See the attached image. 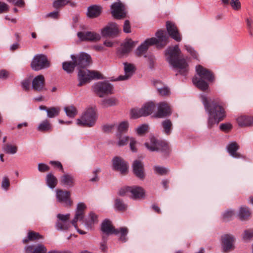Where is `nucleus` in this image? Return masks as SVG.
I'll return each instance as SVG.
<instances>
[{"label":"nucleus","instance_id":"603ef678","mask_svg":"<svg viewBox=\"0 0 253 253\" xmlns=\"http://www.w3.org/2000/svg\"><path fill=\"white\" fill-rule=\"evenodd\" d=\"M124 70L126 74L132 73L134 72V66L130 63H124Z\"/></svg>","mask_w":253,"mask_h":253},{"label":"nucleus","instance_id":"20e7f679","mask_svg":"<svg viewBox=\"0 0 253 253\" xmlns=\"http://www.w3.org/2000/svg\"><path fill=\"white\" fill-rule=\"evenodd\" d=\"M150 143L145 142L144 145L150 151L160 152L164 156H168L170 152V149L168 142L164 140H159L154 136L150 139Z\"/></svg>","mask_w":253,"mask_h":253},{"label":"nucleus","instance_id":"a211bd4d","mask_svg":"<svg viewBox=\"0 0 253 253\" xmlns=\"http://www.w3.org/2000/svg\"><path fill=\"white\" fill-rule=\"evenodd\" d=\"M171 111L169 104L165 102H161L158 104V110L155 115V117L162 118L169 116Z\"/></svg>","mask_w":253,"mask_h":253},{"label":"nucleus","instance_id":"338daca9","mask_svg":"<svg viewBox=\"0 0 253 253\" xmlns=\"http://www.w3.org/2000/svg\"><path fill=\"white\" fill-rule=\"evenodd\" d=\"M9 186L10 182L9 179L7 177H3L1 183V187L5 190H7Z\"/></svg>","mask_w":253,"mask_h":253},{"label":"nucleus","instance_id":"de8ad7c7","mask_svg":"<svg viewBox=\"0 0 253 253\" xmlns=\"http://www.w3.org/2000/svg\"><path fill=\"white\" fill-rule=\"evenodd\" d=\"M64 110L66 115L70 118H74L77 113L76 108L73 106L65 107Z\"/></svg>","mask_w":253,"mask_h":253},{"label":"nucleus","instance_id":"052dcab7","mask_svg":"<svg viewBox=\"0 0 253 253\" xmlns=\"http://www.w3.org/2000/svg\"><path fill=\"white\" fill-rule=\"evenodd\" d=\"M38 170L41 172H45L50 169L49 167L44 163H39L38 167Z\"/></svg>","mask_w":253,"mask_h":253},{"label":"nucleus","instance_id":"f3484780","mask_svg":"<svg viewBox=\"0 0 253 253\" xmlns=\"http://www.w3.org/2000/svg\"><path fill=\"white\" fill-rule=\"evenodd\" d=\"M71 193L69 191L62 189L56 190V198L60 203H64L66 206L71 207L72 201L70 199Z\"/></svg>","mask_w":253,"mask_h":253},{"label":"nucleus","instance_id":"0eeeda50","mask_svg":"<svg viewBox=\"0 0 253 253\" xmlns=\"http://www.w3.org/2000/svg\"><path fill=\"white\" fill-rule=\"evenodd\" d=\"M50 63L47 56L43 54L36 55L31 63V68L36 71H38L50 67Z\"/></svg>","mask_w":253,"mask_h":253},{"label":"nucleus","instance_id":"37998d69","mask_svg":"<svg viewBox=\"0 0 253 253\" xmlns=\"http://www.w3.org/2000/svg\"><path fill=\"white\" fill-rule=\"evenodd\" d=\"M128 128V123L127 121H123L119 124L118 127V132L117 133V137H120L122 135V133L123 132H126Z\"/></svg>","mask_w":253,"mask_h":253},{"label":"nucleus","instance_id":"f257e3e1","mask_svg":"<svg viewBox=\"0 0 253 253\" xmlns=\"http://www.w3.org/2000/svg\"><path fill=\"white\" fill-rule=\"evenodd\" d=\"M201 97L205 111L209 115L207 127L211 129L225 118V104L218 99H209L205 95H201Z\"/></svg>","mask_w":253,"mask_h":253},{"label":"nucleus","instance_id":"774afa93","mask_svg":"<svg viewBox=\"0 0 253 253\" xmlns=\"http://www.w3.org/2000/svg\"><path fill=\"white\" fill-rule=\"evenodd\" d=\"M123 31L126 33H130L131 32V27L128 20H125L123 27Z\"/></svg>","mask_w":253,"mask_h":253},{"label":"nucleus","instance_id":"39448f33","mask_svg":"<svg viewBox=\"0 0 253 253\" xmlns=\"http://www.w3.org/2000/svg\"><path fill=\"white\" fill-rule=\"evenodd\" d=\"M97 119L96 108L89 107L86 108L81 118L77 120V124L82 126L92 127L94 126Z\"/></svg>","mask_w":253,"mask_h":253},{"label":"nucleus","instance_id":"69168bd1","mask_svg":"<svg viewBox=\"0 0 253 253\" xmlns=\"http://www.w3.org/2000/svg\"><path fill=\"white\" fill-rule=\"evenodd\" d=\"M130 189L131 186H126L121 188L119 191L118 195L121 196H124L126 193H130Z\"/></svg>","mask_w":253,"mask_h":253},{"label":"nucleus","instance_id":"5701e85b","mask_svg":"<svg viewBox=\"0 0 253 253\" xmlns=\"http://www.w3.org/2000/svg\"><path fill=\"white\" fill-rule=\"evenodd\" d=\"M60 184L65 187L70 188L75 185V178L71 174L66 173L60 177Z\"/></svg>","mask_w":253,"mask_h":253},{"label":"nucleus","instance_id":"ea45409f","mask_svg":"<svg viewBox=\"0 0 253 253\" xmlns=\"http://www.w3.org/2000/svg\"><path fill=\"white\" fill-rule=\"evenodd\" d=\"M154 85L157 88L158 93L162 96H166L170 94V90L167 86L159 87L158 84H162V82L157 81L154 82Z\"/></svg>","mask_w":253,"mask_h":253},{"label":"nucleus","instance_id":"6e6552de","mask_svg":"<svg viewBox=\"0 0 253 253\" xmlns=\"http://www.w3.org/2000/svg\"><path fill=\"white\" fill-rule=\"evenodd\" d=\"M71 58L76 62L78 70L84 69L91 63V56L87 53L82 52L78 55L72 54Z\"/></svg>","mask_w":253,"mask_h":253},{"label":"nucleus","instance_id":"f704fd0d","mask_svg":"<svg viewBox=\"0 0 253 253\" xmlns=\"http://www.w3.org/2000/svg\"><path fill=\"white\" fill-rule=\"evenodd\" d=\"M45 181L47 185L51 189L54 188L58 183L57 178L52 173L46 175Z\"/></svg>","mask_w":253,"mask_h":253},{"label":"nucleus","instance_id":"864d4df0","mask_svg":"<svg viewBox=\"0 0 253 253\" xmlns=\"http://www.w3.org/2000/svg\"><path fill=\"white\" fill-rule=\"evenodd\" d=\"M80 220V218L77 217V216H75L74 219L72 220L71 222V224H72L74 227L76 228V229L77 230L78 232L81 234V235H84L86 233L85 232L80 229L77 226V222L78 220Z\"/></svg>","mask_w":253,"mask_h":253},{"label":"nucleus","instance_id":"4d7b16f0","mask_svg":"<svg viewBox=\"0 0 253 253\" xmlns=\"http://www.w3.org/2000/svg\"><path fill=\"white\" fill-rule=\"evenodd\" d=\"M154 170L157 173L161 175H165L168 172V169L166 168L160 166H155Z\"/></svg>","mask_w":253,"mask_h":253},{"label":"nucleus","instance_id":"e433bc0d","mask_svg":"<svg viewBox=\"0 0 253 253\" xmlns=\"http://www.w3.org/2000/svg\"><path fill=\"white\" fill-rule=\"evenodd\" d=\"M251 215V212L248 207L242 206L240 207L238 213V216L240 220H247Z\"/></svg>","mask_w":253,"mask_h":253},{"label":"nucleus","instance_id":"4be33fe9","mask_svg":"<svg viewBox=\"0 0 253 253\" xmlns=\"http://www.w3.org/2000/svg\"><path fill=\"white\" fill-rule=\"evenodd\" d=\"M101 229L104 234L107 235L112 234L117 235L119 234V232L116 230V229L112 225L111 221L108 219H105L102 222Z\"/></svg>","mask_w":253,"mask_h":253},{"label":"nucleus","instance_id":"2f4dec72","mask_svg":"<svg viewBox=\"0 0 253 253\" xmlns=\"http://www.w3.org/2000/svg\"><path fill=\"white\" fill-rule=\"evenodd\" d=\"M114 208L116 211L125 212L127 209V205L120 198H116L114 200Z\"/></svg>","mask_w":253,"mask_h":253},{"label":"nucleus","instance_id":"cd10ccee","mask_svg":"<svg viewBox=\"0 0 253 253\" xmlns=\"http://www.w3.org/2000/svg\"><path fill=\"white\" fill-rule=\"evenodd\" d=\"M135 46V42L131 39H128L122 45V47L119 50V52L122 55L129 53Z\"/></svg>","mask_w":253,"mask_h":253},{"label":"nucleus","instance_id":"3c124183","mask_svg":"<svg viewBox=\"0 0 253 253\" xmlns=\"http://www.w3.org/2000/svg\"><path fill=\"white\" fill-rule=\"evenodd\" d=\"M247 23V28L250 33V35L253 36V21L251 17H247L246 19Z\"/></svg>","mask_w":253,"mask_h":253},{"label":"nucleus","instance_id":"6e6d98bb","mask_svg":"<svg viewBox=\"0 0 253 253\" xmlns=\"http://www.w3.org/2000/svg\"><path fill=\"white\" fill-rule=\"evenodd\" d=\"M46 248L42 244L38 245L34 249L32 253H46Z\"/></svg>","mask_w":253,"mask_h":253},{"label":"nucleus","instance_id":"c85d7f7f","mask_svg":"<svg viewBox=\"0 0 253 253\" xmlns=\"http://www.w3.org/2000/svg\"><path fill=\"white\" fill-rule=\"evenodd\" d=\"M42 239H43V236L42 235L38 232L30 230L27 233V236L23 239L22 242L24 244H27L29 241H35Z\"/></svg>","mask_w":253,"mask_h":253},{"label":"nucleus","instance_id":"4c0bfd02","mask_svg":"<svg viewBox=\"0 0 253 253\" xmlns=\"http://www.w3.org/2000/svg\"><path fill=\"white\" fill-rule=\"evenodd\" d=\"M38 129L42 132H50L52 130V126L49 121L46 119L40 124Z\"/></svg>","mask_w":253,"mask_h":253},{"label":"nucleus","instance_id":"c03bdc74","mask_svg":"<svg viewBox=\"0 0 253 253\" xmlns=\"http://www.w3.org/2000/svg\"><path fill=\"white\" fill-rule=\"evenodd\" d=\"M2 149L3 151L6 154H14L17 151V146L9 144H4L2 147Z\"/></svg>","mask_w":253,"mask_h":253},{"label":"nucleus","instance_id":"72a5a7b5","mask_svg":"<svg viewBox=\"0 0 253 253\" xmlns=\"http://www.w3.org/2000/svg\"><path fill=\"white\" fill-rule=\"evenodd\" d=\"M156 108L155 104L152 102L146 103L141 108L144 116H147L151 114Z\"/></svg>","mask_w":253,"mask_h":253},{"label":"nucleus","instance_id":"7ed1b4c3","mask_svg":"<svg viewBox=\"0 0 253 253\" xmlns=\"http://www.w3.org/2000/svg\"><path fill=\"white\" fill-rule=\"evenodd\" d=\"M155 36L157 38H151L147 39L136 49L135 53L138 56H141L145 53L149 47L156 45L157 48H164L168 42L169 36L162 30H158Z\"/></svg>","mask_w":253,"mask_h":253},{"label":"nucleus","instance_id":"473e14b6","mask_svg":"<svg viewBox=\"0 0 253 253\" xmlns=\"http://www.w3.org/2000/svg\"><path fill=\"white\" fill-rule=\"evenodd\" d=\"M102 12V7L99 5H92L87 8L86 16H100Z\"/></svg>","mask_w":253,"mask_h":253},{"label":"nucleus","instance_id":"c756f323","mask_svg":"<svg viewBox=\"0 0 253 253\" xmlns=\"http://www.w3.org/2000/svg\"><path fill=\"white\" fill-rule=\"evenodd\" d=\"M161 126L164 133L168 136L170 135L173 129V125L170 120L166 119L163 121L161 123Z\"/></svg>","mask_w":253,"mask_h":253},{"label":"nucleus","instance_id":"6ab92c4d","mask_svg":"<svg viewBox=\"0 0 253 253\" xmlns=\"http://www.w3.org/2000/svg\"><path fill=\"white\" fill-rule=\"evenodd\" d=\"M221 240L222 250L224 253H227L234 249V238L231 235L225 234L221 236Z\"/></svg>","mask_w":253,"mask_h":253},{"label":"nucleus","instance_id":"a18cd8bd","mask_svg":"<svg viewBox=\"0 0 253 253\" xmlns=\"http://www.w3.org/2000/svg\"><path fill=\"white\" fill-rule=\"evenodd\" d=\"M60 109L58 107H51L47 110V115L48 118H52L58 116Z\"/></svg>","mask_w":253,"mask_h":253},{"label":"nucleus","instance_id":"79ce46f5","mask_svg":"<svg viewBox=\"0 0 253 253\" xmlns=\"http://www.w3.org/2000/svg\"><path fill=\"white\" fill-rule=\"evenodd\" d=\"M119 232V234H120V236L119 238V241L123 243H125L127 241V238L126 237L128 230L126 227H121L119 229H116Z\"/></svg>","mask_w":253,"mask_h":253},{"label":"nucleus","instance_id":"dca6fc26","mask_svg":"<svg viewBox=\"0 0 253 253\" xmlns=\"http://www.w3.org/2000/svg\"><path fill=\"white\" fill-rule=\"evenodd\" d=\"M45 80L43 75H39L36 76L32 82V89L37 92L46 90L45 88Z\"/></svg>","mask_w":253,"mask_h":253},{"label":"nucleus","instance_id":"e2e57ef3","mask_svg":"<svg viewBox=\"0 0 253 253\" xmlns=\"http://www.w3.org/2000/svg\"><path fill=\"white\" fill-rule=\"evenodd\" d=\"M232 127V126L230 123L221 124L219 126L220 130L226 132L231 130Z\"/></svg>","mask_w":253,"mask_h":253},{"label":"nucleus","instance_id":"f03ea898","mask_svg":"<svg viewBox=\"0 0 253 253\" xmlns=\"http://www.w3.org/2000/svg\"><path fill=\"white\" fill-rule=\"evenodd\" d=\"M180 50L178 45L173 47H169L166 50V55H169L167 60L174 68L178 69V73L176 76L180 74L183 76H187L188 73V64L184 58H179Z\"/></svg>","mask_w":253,"mask_h":253},{"label":"nucleus","instance_id":"13d9d810","mask_svg":"<svg viewBox=\"0 0 253 253\" xmlns=\"http://www.w3.org/2000/svg\"><path fill=\"white\" fill-rule=\"evenodd\" d=\"M49 164L51 165L54 168H57L62 172H64V169L62 164L59 161H50Z\"/></svg>","mask_w":253,"mask_h":253},{"label":"nucleus","instance_id":"2eb2a0df","mask_svg":"<svg viewBox=\"0 0 253 253\" xmlns=\"http://www.w3.org/2000/svg\"><path fill=\"white\" fill-rule=\"evenodd\" d=\"M197 74L200 78L206 80L210 83H212L214 81V76L213 73L210 70L204 68L201 65H198L196 68Z\"/></svg>","mask_w":253,"mask_h":253},{"label":"nucleus","instance_id":"5fc2aeb1","mask_svg":"<svg viewBox=\"0 0 253 253\" xmlns=\"http://www.w3.org/2000/svg\"><path fill=\"white\" fill-rule=\"evenodd\" d=\"M243 238L244 240H249L253 238V229L245 230Z\"/></svg>","mask_w":253,"mask_h":253},{"label":"nucleus","instance_id":"9b49d317","mask_svg":"<svg viewBox=\"0 0 253 253\" xmlns=\"http://www.w3.org/2000/svg\"><path fill=\"white\" fill-rule=\"evenodd\" d=\"M110 10L112 16H126L128 14L126 6L119 0L111 4Z\"/></svg>","mask_w":253,"mask_h":253},{"label":"nucleus","instance_id":"1a4fd4ad","mask_svg":"<svg viewBox=\"0 0 253 253\" xmlns=\"http://www.w3.org/2000/svg\"><path fill=\"white\" fill-rule=\"evenodd\" d=\"M94 92L99 97H103L105 95L113 93V86L107 82H100L92 86Z\"/></svg>","mask_w":253,"mask_h":253},{"label":"nucleus","instance_id":"aec40b11","mask_svg":"<svg viewBox=\"0 0 253 253\" xmlns=\"http://www.w3.org/2000/svg\"><path fill=\"white\" fill-rule=\"evenodd\" d=\"M132 167L135 175L141 180L144 179L145 175L143 163L140 161L136 160L133 161Z\"/></svg>","mask_w":253,"mask_h":253},{"label":"nucleus","instance_id":"9d476101","mask_svg":"<svg viewBox=\"0 0 253 253\" xmlns=\"http://www.w3.org/2000/svg\"><path fill=\"white\" fill-rule=\"evenodd\" d=\"M120 33L118 25L114 22L109 23L105 27L101 30V34L104 38H115Z\"/></svg>","mask_w":253,"mask_h":253},{"label":"nucleus","instance_id":"b1692460","mask_svg":"<svg viewBox=\"0 0 253 253\" xmlns=\"http://www.w3.org/2000/svg\"><path fill=\"white\" fill-rule=\"evenodd\" d=\"M130 193L131 194V197L134 200L142 199L144 198L145 192L144 189L140 186H131Z\"/></svg>","mask_w":253,"mask_h":253},{"label":"nucleus","instance_id":"f8f14e48","mask_svg":"<svg viewBox=\"0 0 253 253\" xmlns=\"http://www.w3.org/2000/svg\"><path fill=\"white\" fill-rule=\"evenodd\" d=\"M113 169L119 171L122 174L127 172L128 166L127 163L120 157L116 156L112 160Z\"/></svg>","mask_w":253,"mask_h":253},{"label":"nucleus","instance_id":"680f3d73","mask_svg":"<svg viewBox=\"0 0 253 253\" xmlns=\"http://www.w3.org/2000/svg\"><path fill=\"white\" fill-rule=\"evenodd\" d=\"M30 84L31 80L29 79H26L21 82L22 87L25 91L30 90Z\"/></svg>","mask_w":253,"mask_h":253},{"label":"nucleus","instance_id":"bf43d9fd","mask_svg":"<svg viewBox=\"0 0 253 253\" xmlns=\"http://www.w3.org/2000/svg\"><path fill=\"white\" fill-rule=\"evenodd\" d=\"M230 4L234 10H238L241 8V2L239 0H231Z\"/></svg>","mask_w":253,"mask_h":253},{"label":"nucleus","instance_id":"58836bf2","mask_svg":"<svg viewBox=\"0 0 253 253\" xmlns=\"http://www.w3.org/2000/svg\"><path fill=\"white\" fill-rule=\"evenodd\" d=\"M118 104V100L115 97H109L103 99L101 102V105L103 108H108L116 106Z\"/></svg>","mask_w":253,"mask_h":253},{"label":"nucleus","instance_id":"09e8293b","mask_svg":"<svg viewBox=\"0 0 253 253\" xmlns=\"http://www.w3.org/2000/svg\"><path fill=\"white\" fill-rule=\"evenodd\" d=\"M131 118L134 119H137L140 117L144 116L143 111L141 109L133 108L130 111Z\"/></svg>","mask_w":253,"mask_h":253},{"label":"nucleus","instance_id":"412c9836","mask_svg":"<svg viewBox=\"0 0 253 253\" xmlns=\"http://www.w3.org/2000/svg\"><path fill=\"white\" fill-rule=\"evenodd\" d=\"M166 27L169 35L171 38L178 42L181 41V35L174 24L168 21L167 22Z\"/></svg>","mask_w":253,"mask_h":253},{"label":"nucleus","instance_id":"8fccbe9b","mask_svg":"<svg viewBox=\"0 0 253 253\" xmlns=\"http://www.w3.org/2000/svg\"><path fill=\"white\" fill-rule=\"evenodd\" d=\"M148 125L147 124L141 125L136 129L137 134L140 136L144 134L148 131Z\"/></svg>","mask_w":253,"mask_h":253},{"label":"nucleus","instance_id":"7c9ffc66","mask_svg":"<svg viewBox=\"0 0 253 253\" xmlns=\"http://www.w3.org/2000/svg\"><path fill=\"white\" fill-rule=\"evenodd\" d=\"M97 222L98 216L93 211L89 212L88 217L84 221L85 226L88 228H91L93 225Z\"/></svg>","mask_w":253,"mask_h":253},{"label":"nucleus","instance_id":"a19ab883","mask_svg":"<svg viewBox=\"0 0 253 253\" xmlns=\"http://www.w3.org/2000/svg\"><path fill=\"white\" fill-rule=\"evenodd\" d=\"M70 4L72 6H75V3L69 0H55L53 3V6L55 8H59Z\"/></svg>","mask_w":253,"mask_h":253},{"label":"nucleus","instance_id":"393cba45","mask_svg":"<svg viewBox=\"0 0 253 253\" xmlns=\"http://www.w3.org/2000/svg\"><path fill=\"white\" fill-rule=\"evenodd\" d=\"M240 146L236 142H232L227 146V151L234 158H243L244 157L237 152Z\"/></svg>","mask_w":253,"mask_h":253},{"label":"nucleus","instance_id":"0e129e2a","mask_svg":"<svg viewBox=\"0 0 253 253\" xmlns=\"http://www.w3.org/2000/svg\"><path fill=\"white\" fill-rule=\"evenodd\" d=\"M10 2L18 7L23 8L25 7V3L24 0H10Z\"/></svg>","mask_w":253,"mask_h":253},{"label":"nucleus","instance_id":"a878e982","mask_svg":"<svg viewBox=\"0 0 253 253\" xmlns=\"http://www.w3.org/2000/svg\"><path fill=\"white\" fill-rule=\"evenodd\" d=\"M237 122L242 127L252 126H253V116H241L237 118Z\"/></svg>","mask_w":253,"mask_h":253},{"label":"nucleus","instance_id":"ddd939ff","mask_svg":"<svg viewBox=\"0 0 253 253\" xmlns=\"http://www.w3.org/2000/svg\"><path fill=\"white\" fill-rule=\"evenodd\" d=\"M78 37L81 41L96 42L101 39L100 35L94 32H79Z\"/></svg>","mask_w":253,"mask_h":253},{"label":"nucleus","instance_id":"49530a36","mask_svg":"<svg viewBox=\"0 0 253 253\" xmlns=\"http://www.w3.org/2000/svg\"><path fill=\"white\" fill-rule=\"evenodd\" d=\"M235 215V211L233 210H228L222 213V218L225 221L231 220Z\"/></svg>","mask_w":253,"mask_h":253},{"label":"nucleus","instance_id":"423d86ee","mask_svg":"<svg viewBox=\"0 0 253 253\" xmlns=\"http://www.w3.org/2000/svg\"><path fill=\"white\" fill-rule=\"evenodd\" d=\"M103 79L102 75L98 72L87 69H80L78 70V80L79 81L78 86L79 87L82 86L93 79Z\"/></svg>","mask_w":253,"mask_h":253},{"label":"nucleus","instance_id":"c9c22d12","mask_svg":"<svg viewBox=\"0 0 253 253\" xmlns=\"http://www.w3.org/2000/svg\"><path fill=\"white\" fill-rule=\"evenodd\" d=\"M76 67V62L72 60L62 63V68L68 74L73 73Z\"/></svg>","mask_w":253,"mask_h":253},{"label":"nucleus","instance_id":"4468645a","mask_svg":"<svg viewBox=\"0 0 253 253\" xmlns=\"http://www.w3.org/2000/svg\"><path fill=\"white\" fill-rule=\"evenodd\" d=\"M70 214L65 215L59 213L57 217L58 219L56 223V227L58 230H68L71 226V222L69 220Z\"/></svg>","mask_w":253,"mask_h":253},{"label":"nucleus","instance_id":"bb28decb","mask_svg":"<svg viewBox=\"0 0 253 253\" xmlns=\"http://www.w3.org/2000/svg\"><path fill=\"white\" fill-rule=\"evenodd\" d=\"M192 82L195 85L202 91H206L209 88V84L204 80L200 78L193 77Z\"/></svg>","mask_w":253,"mask_h":253}]
</instances>
